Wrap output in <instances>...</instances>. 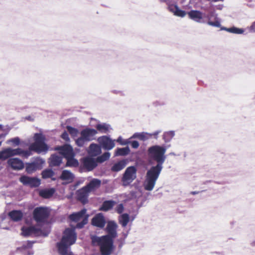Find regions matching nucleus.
I'll use <instances>...</instances> for the list:
<instances>
[{
  "label": "nucleus",
  "instance_id": "10",
  "mask_svg": "<svg viewBox=\"0 0 255 255\" xmlns=\"http://www.w3.org/2000/svg\"><path fill=\"white\" fill-rule=\"evenodd\" d=\"M7 164L13 170H20L24 167L23 162L18 158H10L7 160Z\"/></svg>",
  "mask_w": 255,
  "mask_h": 255
},
{
  "label": "nucleus",
  "instance_id": "6",
  "mask_svg": "<svg viewBox=\"0 0 255 255\" xmlns=\"http://www.w3.org/2000/svg\"><path fill=\"white\" fill-rule=\"evenodd\" d=\"M137 168L134 166L128 167L121 178L122 184L124 187L129 185L137 177Z\"/></svg>",
  "mask_w": 255,
  "mask_h": 255
},
{
  "label": "nucleus",
  "instance_id": "22",
  "mask_svg": "<svg viewBox=\"0 0 255 255\" xmlns=\"http://www.w3.org/2000/svg\"><path fill=\"white\" fill-rule=\"evenodd\" d=\"M62 157L60 155L57 154H52L49 159V166H58L62 163Z\"/></svg>",
  "mask_w": 255,
  "mask_h": 255
},
{
  "label": "nucleus",
  "instance_id": "15",
  "mask_svg": "<svg viewBox=\"0 0 255 255\" xmlns=\"http://www.w3.org/2000/svg\"><path fill=\"white\" fill-rule=\"evenodd\" d=\"M55 149L59 151L60 154L62 155L65 158L72 156L74 154L73 148L71 146L65 144L63 146H59L55 148Z\"/></svg>",
  "mask_w": 255,
  "mask_h": 255
},
{
  "label": "nucleus",
  "instance_id": "56",
  "mask_svg": "<svg viewBox=\"0 0 255 255\" xmlns=\"http://www.w3.org/2000/svg\"><path fill=\"white\" fill-rule=\"evenodd\" d=\"M169 155H173V156H176V154L174 152H170V153H169Z\"/></svg>",
  "mask_w": 255,
  "mask_h": 255
},
{
  "label": "nucleus",
  "instance_id": "23",
  "mask_svg": "<svg viewBox=\"0 0 255 255\" xmlns=\"http://www.w3.org/2000/svg\"><path fill=\"white\" fill-rule=\"evenodd\" d=\"M101 184V181L97 178H94L85 187L91 192L99 188Z\"/></svg>",
  "mask_w": 255,
  "mask_h": 255
},
{
  "label": "nucleus",
  "instance_id": "25",
  "mask_svg": "<svg viewBox=\"0 0 255 255\" xmlns=\"http://www.w3.org/2000/svg\"><path fill=\"white\" fill-rule=\"evenodd\" d=\"M8 215L12 221L18 222L22 219L23 214L20 210H12L9 212Z\"/></svg>",
  "mask_w": 255,
  "mask_h": 255
},
{
  "label": "nucleus",
  "instance_id": "19",
  "mask_svg": "<svg viewBox=\"0 0 255 255\" xmlns=\"http://www.w3.org/2000/svg\"><path fill=\"white\" fill-rule=\"evenodd\" d=\"M33 244V242L27 241L23 244L21 247L18 248L17 250L23 254H26V255H32L33 252L30 250V248L32 247Z\"/></svg>",
  "mask_w": 255,
  "mask_h": 255
},
{
  "label": "nucleus",
  "instance_id": "36",
  "mask_svg": "<svg viewBox=\"0 0 255 255\" xmlns=\"http://www.w3.org/2000/svg\"><path fill=\"white\" fill-rule=\"evenodd\" d=\"M74 154H72V156H70L69 157L66 158L67 163L66 166L70 167H76L78 165V161L77 160L74 158Z\"/></svg>",
  "mask_w": 255,
  "mask_h": 255
},
{
  "label": "nucleus",
  "instance_id": "61",
  "mask_svg": "<svg viewBox=\"0 0 255 255\" xmlns=\"http://www.w3.org/2000/svg\"><path fill=\"white\" fill-rule=\"evenodd\" d=\"M114 92L115 93H118V92H117L116 91H114Z\"/></svg>",
  "mask_w": 255,
  "mask_h": 255
},
{
  "label": "nucleus",
  "instance_id": "30",
  "mask_svg": "<svg viewBox=\"0 0 255 255\" xmlns=\"http://www.w3.org/2000/svg\"><path fill=\"white\" fill-rule=\"evenodd\" d=\"M39 164L38 163L33 162L32 163H26L25 170L28 174H31L38 169Z\"/></svg>",
  "mask_w": 255,
  "mask_h": 255
},
{
  "label": "nucleus",
  "instance_id": "55",
  "mask_svg": "<svg viewBox=\"0 0 255 255\" xmlns=\"http://www.w3.org/2000/svg\"><path fill=\"white\" fill-rule=\"evenodd\" d=\"M228 29H229V28H227V27H223L221 28L222 30H225L226 31H228Z\"/></svg>",
  "mask_w": 255,
  "mask_h": 255
},
{
  "label": "nucleus",
  "instance_id": "18",
  "mask_svg": "<svg viewBox=\"0 0 255 255\" xmlns=\"http://www.w3.org/2000/svg\"><path fill=\"white\" fill-rule=\"evenodd\" d=\"M90 192L85 186L83 187L77 191L78 199L83 203L86 202Z\"/></svg>",
  "mask_w": 255,
  "mask_h": 255
},
{
  "label": "nucleus",
  "instance_id": "17",
  "mask_svg": "<svg viewBox=\"0 0 255 255\" xmlns=\"http://www.w3.org/2000/svg\"><path fill=\"white\" fill-rule=\"evenodd\" d=\"M88 153L90 157H96L102 153L101 147L96 143H91L87 150Z\"/></svg>",
  "mask_w": 255,
  "mask_h": 255
},
{
  "label": "nucleus",
  "instance_id": "29",
  "mask_svg": "<svg viewBox=\"0 0 255 255\" xmlns=\"http://www.w3.org/2000/svg\"><path fill=\"white\" fill-rule=\"evenodd\" d=\"M116 204V202L113 200H107L103 202L102 206L100 208V210L103 211H108L112 209Z\"/></svg>",
  "mask_w": 255,
  "mask_h": 255
},
{
  "label": "nucleus",
  "instance_id": "52",
  "mask_svg": "<svg viewBox=\"0 0 255 255\" xmlns=\"http://www.w3.org/2000/svg\"><path fill=\"white\" fill-rule=\"evenodd\" d=\"M8 131H7L6 132L4 133H1L0 134V139L1 138H4L6 136V135L7 134Z\"/></svg>",
  "mask_w": 255,
  "mask_h": 255
},
{
  "label": "nucleus",
  "instance_id": "37",
  "mask_svg": "<svg viewBox=\"0 0 255 255\" xmlns=\"http://www.w3.org/2000/svg\"><path fill=\"white\" fill-rule=\"evenodd\" d=\"M55 192V190L53 188H51L47 190H42L40 192V195L45 198H48L51 197Z\"/></svg>",
  "mask_w": 255,
  "mask_h": 255
},
{
  "label": "nucleus",
  "instance_id": "47",
  "mask_svg": "<svg viewBox=\"0 0 255 255\" xmlns=\"http://www.w3.org/2000/svg\"><path fill=\"white\" fill-rule=\"evenodd\" d=\"M131 146L133 148L136 149L139 147V144L136 140H133L131 142Z\"/></svg>",
  "mask_w": 255,
  "mask_h": 255
},
{
  "label": "nucleus",
  "instance_id": "41",
  "mask_svg": "<svg viewBox=\"0 0 255 255\" xmlns=\"http://www.w3.org/2000/svg\"><path fill=\"white\" fill-rule=\"evenodd\" d=\"M10 143H12L15 146L19 145L20 144V138L18 137H15L6 141L7 144H9Z\"/></svg>",
  "mask_w": 255,
  "mask_h": 255
},
{
  "label": "nucleus",
  "instance_id": "12",
  "mask_svg": "<svg viewBox=\"0 0 255 255\" xmlns=\"http://www.w3.org/2000/svg\"><path fill=\"white\" fill-rule=\"evenodd\" d=\"M97 133V130L95 129L86 128L81 131L80 134L88 142L93 140Z\"/></svg>",
  "mask_w": 255,
  "mask_h": 255
},
{
  "label": "nucleus",
  "instance_id": "35",
  "mask_svg": "<svg viewBox=\"0 0 255 255\" xmlns=\"http://www.w3.org/2000/svg\"><path fill=\"white\" fill-rule=\"evenodd\" d=\"M111 153L109 152H105L103 154L98 156L96 158L97 163H102L109 159Z\"/></svg>",
  "mask_w": 255,
  "mask_h": 255
},
{
  "label": "nucleus",
  "instance_id": "44",
  "mask_svg": "<svg viewBox=\"0 0 255 255\" xmlns=\"http://www.w3.org/2000/svg\"><path fill=\"white\" fill-rule=\"evenodd\" d=\"M204 17H206L208 21H211V19L213 18L215 19L216 17H218L217 14L214 11H210L207 15L204 14Z\"/></svg>",
  "mask_w": 255,
  "mask_h": 255
},
{
  "label": "nucleus",
  "instance_id": "42",
  "mask_svg": "<svg viewBox=\"0 0 255 255\" xmlns=\"http://www.w3.org/2000/svg\"><path fill=\"white\" fill-rule=\"evenodd\" d=\"M87 142L81 135L76 140V143L79 147L83 146Z\"/></svg>",
  "mask_w": 255,
  "mask_h": 255
},
{
  "label": "nucleus",
  "instance_id": "32",
  "mask_svg": "<svg viewBox=\"0 0 255 255\" xmlns=\"http://www.w3.org/2000/svg\"><path fill=\"white\" fill-rule=\"evenodd\" d=\"M129 221V215L127 213H124L119 217V222L123 227L127 226Z\"/></svg>",
  "mask_w": 255,
  "mask_h": 255
},
{
  "label": "nucleus",
  "instance_id": "2",
  "mask_svg": "<svg viewBox=\"0 0 255 255\" xmlns=\"http://www.w3.org/2000/svg\"><path fill=\"white\" fill-rule=\"evenodd\" d=\"M86 209H83L79 212L69 215V219L72 222L77 223V224L73 229H66L63 233L61 241L57 243L56 246L60 255H73L70 251V246L76 240L77 236L75 229H81L87 224L89 215H86Z\"/></svg>",
  "mask_w": 255,
  "mask_h": 255
},
{
  "label": "nucleus",
  "instance_id": "38",
  "mask_svg": "<svg viewBox=\"0 0 255 255\" xmlns=\"http://www.w3.org/2000/svg\"><path fill=\"white\" fill-rule=\"evenodd\" d=\"M42 177L44 179L52 177L54 175V172L51 169H45L42 172Z\"/></svg>",
  "mask_w": 255,
  "mask_h": 255
},
{
  "label": "nucleus",
  "instance_id": "27",
  "mask_svg": "<svg viewBox=\"0 0 255 255\" xmlns=\"http://www.w3.org/2000/svg\"><path fill=\"white\" fill-rule=\"evenodd\" d=\"M150 133L146 132H135L130 138H137L140 140L145 141L150 138Z\"/></svg>",
  "mask_w": 255,
  "mask_h": 255
},
{
  "label": "nucleus",
  "instance_id": "51",
  "mask_svg": "<svg viewBox=\"0 0 255 255\" xmlns=\"http://www.w3.org/2000/svg\"><path fill=\"white\" fill-rule=\"evenodd\" d=\"M130 137L128 139H126L125 141H123V143H122V145H126L128 144H131V142L129 140L130 139Z\"/></svg>",
  "mask_w": 255,
  "mask_h": 255
},
{
  "label": "nucleus",
  "instance_id": "46",
  "mask_svg": "<svg viewBox=\"0 0 255 255\" xmlns=\"http://www.w3.org/2000/svg\"><path fill=\"white\" fill-rule=\"evenodd\" d=\"M161 132V130H157L155 131H154V132L153 133H150V138L152 136H153L154 138L155 139H157L158 138V134Z\"/></svg>",
  "mask_w": 255,
  "mask_h": 255
},
{
  "label": "nucleus",
  "instance_id": "43",
  "mask_svg": "<svg viewBox=\"0 0 255 255\" xmlns=\"http://www.w3.org/2000/svg\"><path fill=\"white\" fill-rule=\"evenodd\" d=\"M67 129L68 131L69 132V133L72 136H77L78 130L71 126H67Z\"/></svg>",
  "mask_w": 255,
  "mask_h": 255
},
{
  "label": "nucleus",
  "instance_id": "60",
  "mask_svg": "<svg viewBox=\"0 0 255 255\" xmlns=\"http://www.w3.org/2000/svg\"><path fill=\"white\" fill-rule=\"evenodd\" d=\"M4 229H6V230H8V229H9V228L6 227V228H5Z\"/></svg>",
  "mask_w": 255,
  "mask_h": 255
},
{
  "label": "nucleus",
  "instance_id": "9",
  "mask_svg": "<svg viewBox=\"0 0 255 255\" xmlns=\"http://www.w3.org/2000/svg\"><path fill=\"white\" fill-rule=\"evenodd\" d=\"M19 181L25 186L37 187L40 184V180L36 177L22 175L19 178Z\"/></svg>",
  "mask_w": 255,
  "mask_h": 255
},
{
  "label": "nucleus",
  "instance_id": "49",
  "mask_svg": "<svg viewBox=\"0 0 255 255\" xmlns=\"http://www.w3.org/2000/svg\"><path fill=\"white\" fill-rule=\"evenodd\" d=\"M250 30L251 32H255V21L254 22L250 27Z\"/></svg>",
  "mask_w": 255,
  "mask_h": 255
},
{
  "label": "nucleus",
  "instance_id": "8",
  "mask_svg": "<svg viewBox=\"0 0 255 255\" xmlns=\"http://www.w3.org/2000/svg\"><path fill=\"white\" fill-rule=\"evenodd\" d=\"M101 147L106 150H110L115 146V140H113L109 136L103 135L97 139Z\"/></svg>",
  "mask_w": 255,
  "mask_h": 255
},
{
  "label": "nucleus",
  "instance_id": "28",
  "mask_svg": "<svg viewBox=\"0 0 255 255\" xmlns=\"http://www.w3.org/2000/svg\"><path fill=\"white\" fill-rule=\"evenodd\" d=\"M74 177V175L71 172L67 170H64L60 178L62 180H67L70 183L73 181Z\"/></svg>",
  "mask_w": 255,
  "mask_h": 255
},
{
  "label": "nucleus",
  "instance_id": "59",
  "mask_svg": "<svg viewBox=\"0 0 255 255\" xmlns=\"http://www.w3.org/2000/svg\"><path fill=\"white\" fill-rule=\"evenodd\" d=\"M170 146V145H168L167 146H166L165 147L167 148L168 147H169Z\"/></svg>",
  "mask_w": 255,
  "mask_h": 255
},
{
  "label": "nucleus",
  "instance_id": "62",
  "mask_svg": "<svg viewBox=\"0 0 255 255\" xmlns=\"http://www.w3.org/2000/svg\"><path fill=\"white\" fill-rule=\"evenodd\" d=\"M2 141H0V146L1 145Z\"/></svg>",
  "mask_w": 255,
  "mask_h": 255
},
{
  "label": "nucleus",
  "instance_id": "45",
  "mask_svg": "<svg viewBox=\"0 0 255 255\" xmlns=\"http://www.w3.org/2000/svg\"><path fill=\"white\" fill-rule=\"evenodd\" d=\"M115 210L118 214L122 213L124 210V207L123 205L122 204H120L118 205L115 209Z\"/></svg>",
  "mask_w": 255,
  "mask_h": 255
},
{
  "label": "nucleus",
  "instance_id": "24",
  "mask_svg": "<svg viewBox=\"0 0 255 255\" xmlns=\"http://www.w3.org/2000/svg\"><path fill=\"white\" fill-rule=\"evenodd\" d=\"M168 9L172 12L174 15L181 17H184L186 13L184 10L180 9L177 5H169Z\"/></svg>",
  "mask_w": 255,
  "mask_h": 255
},
{
  "label": "nucleus",
  "instance_id": "33",
  "mask_svg": "<svg viewBox=\"0 0 255 255\" xmlns=\"http://www.w3.org/2000/svg\"><path fill=\"white\" fill-rule=\"evenodd\" d=\"M130 152V149L128 146L123 148H118L115 152V156H126Z\"/></svg>",
  "mask_w": 255,
  "mask_h": 255
},
{
  "label": "nucleus",
  "instance_id": "54",
  "mask_svg": "<svg viewBox=\"0 0 255 255\" xmlns=\"http://www.w3.org/2000/svg\"><path fill=\"white\" fill-rule=\"evenodd\" d=\"M199 193V191H192L191 192V194H192V195H196V194H197Z\"/></svg>",
  "mask_w": 255,
  "mask_h": 255
},
{
  "label": "nucleus",
  "instance_id": "21",
  "mask_svg": "<svg viewBox=\"0 0 255 255\" xmlns=\"http://www.w3.org/2000/svg\"><path fill=\"white\" fill-rule=\"evenodd\" d=\"M11 156L21 155L22 157L27 158L32 154V153L29 150H24L20 148L13 149L10 148Z\"/></svg>",
  "mask_w": 255,
  "mask_h": 255
},
{
  "label": "nucleus",
  "instance_id": "53",
  "mask_svg": "<svg viewBox=\"0 0 255 255\" xmlns=\"http://www.w3.org/2000/svg\"><path fill=\"white\" fill-rule=\"evenodd\" d=\"M160 2H166L167 4H168L169 2V0H159Z\"/></svg>",
  "mask_w": 255,
  "mask_h": 255
},
{
  "label": "nucleus",
  "instance_id": "39",
  "mask_svg": "<svg viewBox=\"0 0 255 255\" xmlns=\"http://www.w3.org/2000/svg\"><path fill=\"white\" fill-rule=\"evenodd\" d=\"M228 32L235 34H242L244 32V30L243 28H239L235 26L229 28Z\"/></svg>",
  "mask_w": 255,
  "mask_h": 255
},
{
  "label": "nucleus",
  "instance_id": "14",
  "mask_svg": "<svg viewBox=\"0 0 255 255\" xmlns=\"http://www.w3.org/2000/svg\"><path fill=\"white\" fill-rule=\"evenodd\" d=\"M187 14L191 19L198 23H204L203 13L197 10H191L187 12Z\"/></svg>",
  "mask_w": 255,
  "mask_h": 255
},
{
  "label": "nucleus",
  "instance_id": "48",
  "mask_svg": "<svg viewBox=\"0 0 255 255\" xmlns=\"http://www.w3.org/2000/svg\"><path fill=\"white\" fill-rule=\"evenodd\" d=\"M61 137L65 141H69V137L68 133L66 131H64L61 135Z\"/></svg>",
  "mask_w": 255,
  "mask_h": 255
},
{
  "label": "nucleus",
  "instance_id": "50",
  "mask_svg": "<svg viewBox=\"0 0 255 255\" xmlns=\"http://www.w3.org/2000/svg\"><path fill=\"white\" fill-rule=\"evenodd\" d=\"M125 139H123L122 136H119L117 139L116 140L117 142H119L121 145H122V143L125 141Z\"/></svg>",
  "mask_w": 255,
  "mask_h": 255
},
{
  "label": "nucleus",
  "instance_id": "63",
  "mask_svg": "<svg viewBox=\"0 0 255 255\" xmlns=\"http://www.w3.org/2000/svg\"><path fill=\"white\" fill-rule=\"evenodd\" d=\"M52 179L53 180H55V178H52Z\"/></svg>",
  "mask_w": 255,
  "mask_h": 255
},
{
  "label": "nucleus",
  "instance_id": "58",
  "mask_svg": "<svg viewBox=\"0 0 255 255\" xmlns=\"http://www.w3.org/2000/svg\"><path fill=\"white\" fill-rule=\"evenodd\" d=\"M2 127H3L2 125H0V128L2 129Z\"/></svg>",
  "mask_w": 255,
  "mask_h": 255
},
{
  "label": "nucleus",
  "instance_id": "20",
  "mask_svg": "<svg viewBox=\"0 0 255 255\" xmlns=\"http://www.w3.org/2000/svg\"><path fill=\"white\" fill-rule=\"evenodd\" d=\"M128 160L123 159L114 163L112 166L111 170L113 172H119L123 170L128 163Z\"/></svg>",
  "mask_w": 255,
  "mask_h": 255
},
{
  "label": "nucleus",
  "instance_id": "7",
  "mask_svg": "<svg viewBox=\"0 0 255 255\" xmlns=\"http://www.w3.org/2000/svg\"><path fill=\"white\" fill-rule=\"evenodd\" d=\"M49 212L48 209L45 207H40L34 209L33 213V218L34 220L38 224H43L44 226L45 222L46 221Z\"/></svg>",
  "mask_w": 255,
  "mask_h": 255
},
{
  "label": "nucleus",
  "instance_id": "5",
  "mask_svg": "<svg viewBox=\"0 0 255 255\" xmlns=\"http://www.w3.org/2000/svg\"><path fill=\"white\" fill-rule=\"evenodd\" d=\"M34 142L29 147V151L31 152L34 151L37 153H46L48 150V146L45 143V137L40 133L34 134Z\"/></svg>",
  "mask_w": 255,
  "mask_h": 255
},
{
  "label": "nucleus",
  "instance_id": "3",
  "mask_svg": "<svg viewBox=\"0 0 255 255\" xmlns=\"http://www.w3.org/2000/svg\"><path fill=\"white\" fill-rule=\"evenodd\" d=\"M92 243L94 246L98 245L100 247L102 255H110L114 249V241L111 238L108 236L98 237L92 236L91 237Z\"/></svg>",
  "mask_w": 255,
  "mask_h": 255
},
{
  "label": "nucleus",
  "instance_id": "40",
  "mask_svg": "<svg viewBox=\"0 0 255 255\" xmlns=\"http://www.w3.org/2000/svg\"><path fill=\"white\" fill-rule=\"evenodd\" d=\"M214 21H208L207 23L208 25L216 27H220L221 25L220 24V19L218 17H216L214 19Z\"/></svg>",
  "mask_w": 255,
  "mask_h": 255
},
{
  "label": "nucleus",
  "instance_id": "57",
  "mask_svg": "<svg viewBox=\"0 0 255 255\" xmlns=\"http://www.w3.org/2000/svg\"><path fill=\"white\" fill-rule=\"evenodd\" d=\"M252 244L253 246H255V241L253 242Z\"/></svg>",
  "mask_w": 255,
  "mask_h": 255
},
{
  "label": "nucleus",
  "instance_id": "31",
  "mask_svg": "<svg viewBox=\"0 0 255 255\" xmlns=\"http://www.w3.org/2000/svg\"><path fill=\"white\" fill-rule=\"evenodd\" d=\"M12 157L10 147L6 148L0 151V160H5Z\"/></svg>",
  "mask_w": 255,
  "mask_h": 255
},
{
  "label": "nucleus",
  "instance_id": "16",
  "mask_svg": "<svg viewBox=\"0 0 255 255\" xmlns=\"http://www.w3.org/2000/svg\"><path fill=\"white\" fill-rule=\"evenodd\" d=\"M105 224V219L102 213L96 214L92 220V224L100 228H104Z\"/></svg>",
  "mask_w": 255,
  "mask_h": 255
},
{
  "label": "nucleus",
  "instance_id": "4",
  "mask_svg": "<svg viewBox=\"0 0 255 255\" xmlns=\"http://www.w3.org/2000/svg\"><path fill=\"white\" fill-rule=\"evenodd\" d=\"M22 235L25 237H46L50 232V227L48 224H45L44 226L29 227H22L21 229Z\"/></svg>",
  "mask_w": 255,
  "mask_h": 255
},
{
  "label": "nucleus",
  "instance_id": "26",
  "mask_svg": "<svg viewBox=\"0 0 255 255\" xmlns=\"http://www.w3.org/2000/svg\"><path fill=\"white\" fill-rule=\"evenodd\" d=\"M95 128L97 130L102 133H107L112 129L111 126L109 124L104 123L97 124Z\"/></svg>",
  "mask_w": 255,
  "mask_h": 255
},
{
  "label": "nucleus",
  "instance_id": "11",
  "mask_svg": "<svg viewBox=\"0 0 255 255\" xmlns=\"http://www.w3.org/2000/svg\"><path fill=\"white\" fill-rule=\"evenodd\" d=\"M118 228V225L113 221H110L108 222L106 230L108 235L106 236L111 238L113 240L117 237V229Z\"/></svg>",
  "mask_w": 255,
  "mask_h": 255
},
{
  "label": "nucleus",
  "instance_id": "1",
  "mask_svg": "<svg viewBox=\"0 0 255 255\" xmlns=\"http://www.w3.org/2000/svg\"><path fill=\"white\" fill-rule=\"evenodd\" d=\"M166 151L165 146L158 145H152L148 148L147 155L149 162H156L157 164L151 166L146 172L143 184L145 190L151 191L153 189L162 170L163 164L166 160Z\"/></svg>",
  "mask_w": 255,
  "mask_h": 255
},
{
  "label": "nucleus",
  "instance_id": "13",
  "mask_svg": "<svg viewBox=\"0 0 255 255\" xmlns=\"http://www.w3.org/2000/svg\"><path fill=\"white\" fill-rule=\"evenodd\" d=\"M82 163L83 167L88 171L93 170L98 165L96 158L90 156L83 158Z\"/></svg>",
  "mask_w": 255,
  "mask_h": 255
},
{
  "label": "nucleus",
  "instance_id": "34",
  "mask_svg": "<svg viewBox=\"0 0 255 255\" xmlns=\"http://www.w3.org/2000/svg\"><path fill=\"white\" fill-rule=\"evenodd\" d=\"M175 136V131L173 130H170L165 131L162 135V139L165 142L167 143L171 141L172 139Z\"/></svg>",
  "mask_w": 255,
  "mask_h": 255
}]
</instances>
